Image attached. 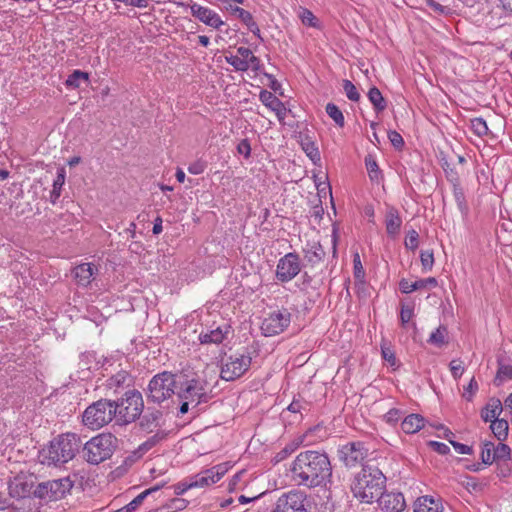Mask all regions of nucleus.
Returning a JSON list of instances; mask_svg holds the SVG:
<instances>
[{"mask_svg":"<svg viewBox=\"0 0 512 512\" xmlns=\"http://www.w3.org/2000/svg\"><path fill=\"white\" fill-rule=\"evenodd\" d=\"M290 479L297 486L315 488L323 486L332 476V466L325 452H300L291 463Z\"/></svg>","mask_w":512,"mask_h":512,"instance_id":"nucleus-1","label":"nucleus"},{"mask_svg":"<svg viewBox=\"0 0 512 512\" xmlns=\"http://www.w3.org/2000/svg\"><path fill=\"white\" fill-rule=\"evenodd\" d=\"M386 487V477L374 465H363L351 483L353 496L361 503L372 504L382 494Z\"/></svg>","mask_w":512,"mask_h":512,"instance_id":"nucleus-2","label":"nucleus"},{"mask_svg":"<svg viewBox=\"0 0 512 512\" xmlns=\"http://www.w3.org/2000/svg\"><path fill=\"white\" fill-rule=\"evenodd\" d=\"M81 446L80 438L75 433L59 435L40 453L41 462L48 466H60L71 461Z\"/></svg>","mask_w":512,"mask_h":512,"instance_id":"nucleus-3","label":"nucleus"},{"mask_svg":"<svg viewBox=\"0 0 512 512\" xmlns=\"http://www.w3.org/2000/svg\"><path fill=\"white\" fill-rule=\"evenodd\" d=\"M118 446L117 438L111 433H101L92 437L82 448L83 459L91 464L98 465L112 457Z\"/></svg>","mask_w":512,"mask_h":512,"instance_id":"nucleus-4","label":"nucleus"},{"mask_svg":"<svg viewBox=\"0 0 512 512\" xmlns=\"http://www.w3.org/2000/svg\"><path fill=\"white\" fill-rule=\"evenodd\" d=\"M209 388L207 381L199 375H178V391L179 399L190 400L194 407L201 403L208 402Z\"/></svg>","mask_w":512,"mask_h":512,"instance_id":"nucleus-5","label":"nucleus"},{"mask_svg":"<svg viewBox=\"0 0 512 512\" xmlns=\"http://www.w3.org/2000/svg\"><path fill=\"white\" fill-rule=\"evenodd\" d=\"M178 388V375L163 371L154 375L147 387V400L156 404L168 400Z\"/></svg>","mask_w":512,"mask_h":512,"instance_id":"nucleus-6","label":"nucleus"},{"mask_svg":"<svg viewBox=\"0 0 512 512\" xmlns=\"http://www.w3.org/2000/svg\"><path fill=\"white\" fill-rule=\"evenodd\" d=\"M113 406L117 407L115 418L118 423H132L143 411L144 402L142 394L137 390H129L119 401H113Z\"/></svg>","mask_w":512,"mask_h":512,"instance_id":"nucleus-7","label":"nucleus"},{"mask_svg":"<svg viewBox=\"0 0 512 512\" xmlns=\"http://www.w3.org/2000/svg\"><path fill=\"white\" fill-rule=\"evenodd\" d=\"M117 407L113 401L101 399L86 408L83 413V423L92 430H97L110 423L115 418Z\"/></svg>","mask_w":512,"mask_h":512,"instance_id":"nucleus-8","label":"nucleus"},{"mask_svg":"<svg viewBox=\"0 0 512 512\" xmlns=\"http://www.w3.org/2000/svg\"><path fill=\"white\" fill-rule=\"evenodd\" d=\"M251 357L234 353L221 359L220 377L225 381H234L243 376L251 366Z\"/></svg>","mask_w":512,"mask_h":512,"instance_id":"nucleus-9","label":"nucleus"},{"mask_svg":"<svg viewBox=\"0 0 512 512\" xmlns=\"http://www.w3.org/2000/svg\"><path fill=\"white\" fill-rule=\"evenodd\" d=\"M74 482L70 477L41 482L34 490V495L40 499L49 501L59 500L70 492Z\"/></svg>","mask_w":512,"mask_h":512,"instance_id":"nucleus-10","label":"nucleus"},{"mask_svg":"<svg viewBox=\"0 0 512 512\" xmlns=\"http://www.w3.org/2000/svg\"><path fill=\"white\" fill-rule=\"evenodd\" d=\"M225 60L236 71L245 72L252 70L259 72L261 69L260 59L249 48L243 46L238 47L235 53L226 55Z\"/></svg>","mask_w":512,"mask_h":512,"instance_id":"nucleus-11","label":"nucleus"},{"mask_svg":"<svg viewBox=\"0 0 512 512\" xmlns=\"http://www.w3.org/2000/svg\"><path fill=\"white\" fill-rule=\"evenodd\" d=\"M302 269L300 256L296 252H289L281 257L276 265L275 277L281 283L292 281Z\"/></svg>","mask_w":512,"mask_h":512,"instance_id":"nucleus-12","label":"nucleus"},{"mask_svg":"<svg viewBox=\"0 0 512 512\" xmlns=\"http://www.w3.org/2000/svg\"><path fill=\"white\" fill-rule=\"evenodd\" d=\"M307 496L299 490L283 493L276 501V512H309L306 507Z\"/></svg>","mask_w":512,"mask_h":512,"instance_id":"nucleus-13","label":"nucleus"},{"mask_svg":"<svg viewBox=\"0 0 512 512\" xmlns=\"http://www.w3.org/2000/svg\"><path fill=\"white\" fill-rule=\"evenodd\" d=\"M291 322V313L287 310L270 313L262 322L261 330L265 336L282 333Z\"/></svg>","mask_w":512,"mask_h":512,"instance_id":"nucleus-14","label":"nucleus"},{"mask_svg":"<svg viewBox=\"0 0 512 512\" xmlns=\"http://www.w3.org/2000/svg\"><path fill=\"white\" fill-rule=\"evenodd\" d=\"M340 459L347 467H355L367 456L368 450L362 442H351L341 447Z\"/></svg>","mask_w":512,"mask_h":512,"instance_id":"nucleus-15","label":"nucleus"},{"mask_svg":"<svg viewBox=\"0 0 512 512\" xmlns=\"http://www.w3.org/2000/svg\"><path fill=\"white\" fill-rule=\"evenodd\" d=\"M376 501L383 512H402L406 508L405 498L400 492L383 491Z\"/></svg>","mask_w":512,"mask_h":512,"instance_id":"nucleus-16","label":"nucleus"},{"mask_svg":"<svg viewBox=\"0 0 512 512\" xmlns=\"http://www.w3.org/2000/svg\"><path fill=\"white\" fill-rule=\"evenodd\" d=\"M190 11L193 17L212 28L219 29L224 24L218 13L198 3L191 4Z\"/></svg>","mask_w":512,"mask_h":512,"instance_id":"nucleus-17","label":"nucleus"},{"mask_svg":"<svg viewBox=\"0 0 512 512\" xmlns=\"http://www.w3.org/2000/svg\"><path fill=\"white\" fill-rule=\"evenodd\" d=\"M414 512H444L442 500L430 495L421 496L415 501Z\"/></svg>","mask_w":512,"mask_h":512,"instance_id":"nucleus-18","label":"nucleus"},{"mask_svg":"<svg viewBox=\"0 0 512 512\" xmlns=\"http://www.w3.org/2000/svg\"><path fill=\"white\" fill-rule=\"evenodd\" d=\"M438 284L436 278L429 277L410 282L408 279L402 278L399 282V289L404 294L412 293L416 290L425 289L427 287H436Z\"/></svg>","mask_w":512,"mask_h":512,"instance_id":"nucleus-19","label":"nucleus"},{"mask_svg":"<svg viewBox=\"0 0 512 512\" xmlns=\"http://www.w3.org/2000/svg\"><path fill=\"white\" fill-rule=\"evenodd\" d=\"M230 332L231 327L224 324L207 333L200 334L199 339L202 344H220L228 337Z\"/></svg>","mask_w":512,"mask_h":512,"instance_id":"nucleus-20","label":"nucleus"},{"mask_svg":"<svg viewBox=\"0 0 512 512\" xmlns=\"http://www.w3.org/2000/svg\"><path fill=\"white\" fill-rule=\"evenodd\" d=\"M8 490L10 497L18 499L25 498L30 495L32 484L29 483L24 477H15L12 481H10Z\"/></svg>","mask_w":512,"mask_h":512,"instance_id":"nucleus-21","label":"nucleus"},{"mask_svg":"<svg viewBox=\"0 0 512 512\" xmlns=\"http://www.w3.org/2000/svg\"><path fill=\"white\" fill-rule=\"evenodd\" d=\"M96 271L97 268L91 263H83L74 268L73 275L79 285L86 287L93 280Z\"/></svg>","mask_w":512,"mask_h":512,"instance_id":"nucleus-22","label":"nucleus"},{"mask_svg":"<svg viewBox=\"0 0 512 512\" xmlns=\"http://www.w3.org/2000/svg\"><path fill=\"white\" fill-rule=\"evenodd\" d=\"M303 254L305 261L312 266L319 264L325 257L323 247L317 242L307 243L303 248Z\"/></svg>","mask_w":512,"mask_h":512,"instance_id":"nucleus-23","label":"nucleus"},{"mask_svg":"<svg viewBox=\"0 0 512 512\" xmlns=\"http://www.w3.org/2000/svg\"><path fill=\"white\" fill-rule=\"evenodd\" d=\"M386 231L389 236H396L401 228L402 219L395 208H390L385 216Z\"/></svg>","mask_w":512,"mask_h":512,"instance_id":"nucleus-24","label":"nucleus"},{"mask_svg":"<svg viewBox=\"0 0 512 512\" xmlns=\"http://www.w3.org/2000/svg\"><path fill=\"white\" fill-rule=\"evenodd\" d=\"M425 419L419 414H410L406 416L402 423L401 429L406 434H414L424 427Z\"/></svg>","mask_w":512,"mask_h":512,"instance_id":"nucleus-25","label":"nucleus"},{"mask_svg":"<svg viewBox=\"0 0 512 512\" xmlns=\"http://www.w3.org/2000/svg\"><path fill=\"white\" fill-rule=\"evenodd\" d=\"M503 410V405L499 399L492 398L481 412V417L485 422L497 420Z\"/></svg>","mask_w":512,"mask_h":512,"instance_id":"nucleus-26","label":"nucleus"},{"mask_svg":"<svg viewBox=\"0 0 512 512\" xmlns=\"http://www.w3.org/2000/svg\"><path fill=\"white\" fill-rule=\"evenodd\" d=\"M305 440V435H300L295 437L289 443H287L279 452H277L274 456V460L276 463H279L289 457L292 453H294L300 446L303 445Z\"/></svg>","mask_w":512,"mask_h":512,"instance_id":"nucleus-27","label":"nucleus"},{"mask_svg":"<svg viewBox=\"0 0 512 512\" xmlns=\"http://www.w3.org/2000/svg\"><path fill=\"white\" fill-rule=\"evenodd\" d=\"M164 485H165V483H160V484H157L149 489L144 490L139 495H137L130 503H128L123 508H121L119 510V512L135 511L143 503V501L146 497H148L149 495H151L155 492H158Z\"/></svg>","mask_w":512,"mask_h":512,"instance_id":"nucleus-28","label":"nucleus"},{"mask_svg":"<svg viewBox=\"0 0 512 512\" xmlns=\"http://www.w3.org/2000/svg\"><path fill=\"white\" fill-rule=\"evenodd\" d=\"M234 12L238 18L247 26L249 31L260 38V29L257 23L254 21L252 14L240 7H235Z\"/></svg>","mask_w":512,"mask_h":512,"instance_id":"nucleus-29","label":"nucleus"},{"mask_svg":"<svg viewBox=\"0 0 512 512\" xmlns=\"http://www.w3.org/2000/svg\"><path fill=\"white\" fill-rule=\"evenodd\" d=\"M66 172L63 167L57 170V176L53 181V189L50 192V201L55 204L59 199L62 191V187L65 183Z\"/></svg>","mask_w":512,"mask_h":512,"instance_id":"nucleus-30","label":"nucleus"},{"mask_svg":"<svg viewBox=\"0 0 512 512\" xmlns=\"http://www.w3.org/2000/svg\"><path fill=\"white\" fill-rule=\"evenodd\" d=\"M130 382L131 376L125 370L117 372L116 374L112 375L108 380L109 387L114 389L129 386Z\"/></svg>","mask_w":512,"mask_h":512,"instance_id":"nucleus-31","label":"nucleus"},{"mask_svg":"<svg viewBox=\"0 0 512 512\" xmlns=\"http://www.w3.org/2000/svg\"><path fill=\"white\" fill-rule=\"evenodd\" d=\"M202 472L203 475H205V477L207 478L208 484L212 485L218 482L224 476V474L227 472V468L225 464H219L209 469H206Z\"/></svg>","mask_w":512,"mask_h":512,"instance_id":"nucleus-32","label":"nucleus"},{"mask_svg":"<svg viewBox=\"0 0 512 512\" xmlns=\"http://www.w3.org/2000/svg\"><path fill=\"white\" fill-rule=\"evenodd\" d=\"M453 196L456 201L457 207H458L459 211L461 212V215L464 218L468 217L469 206L467 204L464 191L460 186L454 185Z\"/></svg>","mask_w":512,"mask_h":512,"instance_id":"nucleus-33","label":"nucleus"},{"mask_svg":"<svg viewBox=\"0 0 512 512\" xmlns=\"http://www.w3.org/2000/svg\"><path fill=\"white\" fill-rule=\"evenodd\" d=\"M448 330L446 326L440 325L429 336L428 343L441 347L447 343Z\"/></svg>","mask_w":512,"mask_h":512,"instance_id":"nucleus-34","label":"nucleus"},{"mask_svg":"<svg viewBox=\"0 0 512 512\" xmlns=\"http://www.w3.org/2000/svg\"><path fill=\"white\" fill-rule=\"evenodd\" d=\"M490 428L498 440L502 441V440L506 439V437L508 435V429H509V425L506 420H504V419L493 420L491 422Z\"/></svg>","mask_w":512,"mask_h":512,"instance_id":"nucleus-35","label":"nucleus"},{"mask_svg":"<svg viewBox=\"0 0 512 512\" xmlns=\"http://www.w3.org/2000/svg\"><path fill=\"white\" fill-rule=\"evenodd\" d=\"M512 380V365L503 364L498 361V370L494 379V384L500 386L505 380Z\"/></svg>","mask_w":512,"mask_h":512,"instance_id":"nucleus-36","label":"nucleus"},{"mask_svg":"<svg viewBox=\"0 0 512 512\" xmlns=\"http://www.w3.org/2000/svg\"><path fill=\"white\" fill-rule=\"evenodd\" d=\"M368 98L376 111L380 112L386 108V102L378 88H371L368 92Z\"/></svg>","mask_w":512,"mask_h":512,"instance_id":"nucleus-37","label":"nucleus"},{"mask_svg":"<svg viewBox=\"0 0 512 512\" xmlns=\"http://www.w3.org/2000/svg\"><path fill=\"white\" fill-rule=\"evenodd\" d=\"M89 75L86 72H82L80 70H75L71 75L68 76L66 80V86L71 88H78L81 82H88Z\"/></svg>","mask_w":512,"mask_h":512,"instance_id":"nucleus-38","label":"nucleus"},{"mask_svg":"<svg viewBox=\"0 0 512 512\" xmlns=\"http://www.w3.org/2000/svg\"><path fill=\"white\" fill-rule=\"evenodd\" d=\"M495 462H511L510 455L511 449L508 445L499 443L496 447L494 446Z\"/></svg>","mask_w":512,"mask_h":512,"instance_id":"nucleus-39","label":"nucleus"},{"mask_svg":"<svg viewBox=\"0 0 512 512\" xmlns=\"http://www.w3.org/2000/svg\"><path fill=\"white\" fill-rule=\"evenodd\" d=\"M259 99L270 110H273L275 107H279V103L282 102L268 90H262L259 94Z\"/></svg>","mask_w":512,"mask_h":512,"instance_id":"nucleus-40","label":"nucleus"},{"mask_svg":"<svg viewBox=\"0 0 512 512\" xmlns=\"http://www.w3.org/2000/svg\"><path fill=\"white\" fill-rule=\"evenodd\" d=\"M299 17H300L302 23L306 26L313 27V28L320 27L318 19L308 9L301 8L299 11Z\"/></svg>","mask_w":512,"mask_h":512,"instance_id":"nucleus-41","label":"nucleus"},{"mask_svg":"<svg viewBox=\"0 0 512 512\" xmlns=\"http://www.w3.org/2000/svg\"><path fill=\"white\" fill-rule=\"evenodd\" d=\"M326 113L338 126L342 127L344 125V115L335 104L328 103L326 106Z\"/></svg>","mask_w":512,"mask_h":512,"instance_id":"nucleus-42","label":"nucleus"},{"mask_svg":"<svg viewBox=\"0 0 512 512\" xmlns=\"http://www.w3.org/2000/svg\"><path fill=\"white\" fill-rule=\"evenodd\" d=\"M366 169L371 181L380 183L383 180V174L378 166V162H366Z\"/></svg>","mask_w":512,"mask_h":512,"instance_id":"nucleus-43","label":"nucleus"},{"mask_svg":"<svg viewBox=\"0 0 512 512\" xmlns=\"http://www.w3.org/2000/svg\"><path fill=\"white\" fill-rule=\"evenodd\" d=\"M302 149L306 153L307 157L310 158V160H315L319 158V150L314 142H312L309 138H305L301 142Z\"/></svg>","mask_w":512,"mask_h":512,"instance_id":"nucleus-44","label":"nucleus"},{"mask_svg":"<svg viewBox=\"0 0 512 512\" xmlns=\"http://www.w3.org/2000/svg\"><path fill=\"white\" fill-rule=\"evenodd\" d=\"M471 129L472 131L482 137L488 133V126L486 121L483 118H474L471 120Z\"/></svg>","mask_w":512,"mask_h":512,"instance_id":"nucleus-45","label":"nucleus"},{"mask_svg":"<svg viewBox=\"0 0 512 512\" xmlns=\"http://www.w3.org/2000/svg\"><path fill=\"white\" fill-rule=\"evenodd\" d=\"M422 270L427 272L432 270L434 265V255L432 250H423L420 253Z\"/></svg>","mask_w":512,"mask_h":512,"instance_id":"nucleus-46","label":"nucleus"},{"mask_svg":"<svg viewBox=\"0 0 512 512\" xmlns=\"http://www.w3.org/2000/svg\"><path fill=\"white\" fill-rule=\"evenodd\" d=\"M481 459L484 464H492L495 462L494 444L485 443L481 451Z\"/></svg>","mask_w":512,"mask_h":512,"instance_id":"nucleus-47","label":"nucleus"},{"mask_svg":"<svg viewBox=\"0 0 512 512\" xmlns=\"http://www.w3.org/2000/svg\"><path fill=\"white\" fill-rule=\"evenodd\" d=\"M343 89H344V92L349 100H351V101L359 100L360 94L357 91V88L355 87V85L351 81L344 80L343 81Z\"/></svg>","mask_w":512,"mask_h":512,"instance_id":"nucleus-48","label":"nucleus"},{"mask_svg":"<svg viewBox=\"0 0 512 512\" xmlns=\"http://www.w3.org/2000/svg\"><path fill=\"white\" fill-rule=\"evenodd\" d=\"M163 439V436H160L159 434H155L148 438L145 442H143L139 448L138 451L142 454L149 451L151 448H153L156 444H158Z\"/></svg>","mask_w":512,"mask_h":512,"instance_id":"nucleus-49","label":"nucleus"},{"mask_svg":"<svg viewBox=\"0 0 512 512\" xmlns=\"http://www.w3.org/2000/svg\"><path fill=\"white\" fill-rule=\"evenodd\" d=\"M414 316V308L411 305L403 304L400 311V322L405 327Z\"/></svg>","mask_w":512,"mask_h":512,"instance_id":"nucleus-50","label":"nucleus"},{"mask_svg":"<svg viewBox=\"0 0 512 512\" xmlns=\"http://www.w3.org/2000/svg\"><path fill=\"white\" fill-rule=\"evenodd\" d=\"M419 245V234L416 230H411L405 238V247L410 250H416Z\"/></svg>","mask_w":512,"mask_h":512,"instance_id":"nucleus-51","label":"nucleus"},{"mask_svg":"<svg viewBox=\"0 0 512 512\" xmlns=\"http://www.w3.org/2000/svg\"><path fill=\"white\" fill-rule=\"evenodd\" d=\"M449 367L453 378L456 380L459 379L465 371L463 362L460 359L452 360L449 364Z\"/></svg>","mask_w":512,"mask_h":512,"instance_id":"nucleus-52","label":"nucleus"},{"mask_svg":"<svg viewBox=\"0 0 512 512\" xmlns=\"http://www.w3.org/2000/svg\"><path fill=\"white\" fill-rule=\"evenodd\" d=\"M314 181L317 186L319 192L324 191L326 187H328L329 192L331 193V188L328 181V176L326 173L314 174Z\"/></svg>","mask_w":512,"mask_h":512,"instance_id":"nucleus-53","label":"nucleus"},{"mask_svg":"<svg viewBox=\"0 0 512 512\" xmlns=\"http://www.w3.org/2000/svg\"><path fill=\"white\" fill-rule=\"evenodd\" d=\"M402 416L403 412L401 410L392 408L384 415V419L388 424H396Z\"/></svg>","mask_w":512,"mask_h":512,"instance_id":"nucleus-54","label":"nucleus"},{"mask_svg":"<svg viewBox=\"0 0 512 512\" xmlns=\"http://www.w3.org/2000/svg\"><path fill=\"white\" fill-rule=\"evenodd\" d=\"M172 488L174 490V494L179 496V495L184 494L189 489H192L193 486H192L191 480L189 478V479H185V480L173 485Z\"/></svg>","mask_w":512,"mask_h":512,"instance_id":"nucleus-55","label":"nucleus"},{"mask_svg":"<svg viewBox=\"0 0 512 512\" xmlns=\"http://www.w3.org/2000/svg\"><path fill=\"white\" fill-rule=\"evenodd\" d=\"M188 501L183 498H173L167 505V508L172 511H181L186 508Z\"/></svg>","mask_w":512,"mask_h":512,"instance_id":"nucleus-56","label":"nucleus"},{"mask_svg":"<svg viewBox=\"0 0 512 512\" xmlns=\"http://www.w3.org/2000/svg\"><path fill=\"white\" fill-rule=\"evenodd\" d=\"M190 480H191L193 488H202V487L209 486V484L207 482V478L205 477V475H203L202 471L199 472L198 474L190 477Z\"/></svg>","mask_w":512,"mask_h":512,"instance_id":"nucleus-57","label":"nucleus"},{"mask_svg":"<svg viewBox=\"0 0 512 512\" xmlns=\"http://www.w3.org/2000/svg\"><path fill=\"white\" fill-rule=\"evenodd\" d=\"M353 265H354V276L356 279H362L364 278L365 272L360 260V256L358 253L354 255L353 259Z\"/></svg>","mask_w":512,"mask_h":512,"instance_id":"nucleus-58","label":"nucleus"},{"mask_svg":"<svg viewBox=\"0 0 512 512\" xmlns=\"http://www.w3.org/2000/svg\"><path fill=\"white\" fill-rule=\"evenodd\" d=\"M312 282V277L307 273V272H304L299 281L296 282V286L302 291V292H306L308 287L310 286Z\"/></svg>","mask_w":512,"mask_h":512,"instance_id":"nucleus-59","label":"nucleus"},{"mask_svg":"<svg viewBox=\"0 0 512 512\" xmlns=\"http://www.w3.org/2000/svg\"><path fill=\"white\" fill-rule=\"evenodd\" d=\"M429 446L437 453L441 455H446L450 452V448L448 445L442 442L430 441Z\"/></svg>","mask_w":512,"mask_h":512,"instance_id":"nucleus-60","label":"nucleus"},{"mask_svg":"<svg viewBox=\"0 0 512 512\" xmlns=\"http://www.w3.org/2000/svg\"><path fill=\"white\" fill-rule=\"evenodd\" d=\"M388 138L395 148H400L404 144L402 136L396 131H390Z\"/></svg>","mask_w":512,"mask_h":512,"instance_id":"nucleus-61","label":"nucleus"},{"mask_svg":"<svg viewBox=\"0 0 512 512\" xmlns=\"http://www.w3.org/2000/svg\"><path fill=\"white\" fill-rule=\"evenodd\" d=\"M497 464V467H498V476L500 477H507L510 472H511V462L509 461H506V462H499V463H496Z\"/></svg>","mask_w":512,"mask_h":512,"instance_id":"nucleus-62","label":"nucleus"},{"mask_svg":"<svg viewBox=\"0 0 512 512\" xmlns=\"http://www.w3.org/2000/svg\"><path fill=\"white\" fill-rule=\"evenodd\" d=\"M450 444L454 447L455 451L459 454H471L472 447L456 442L454 440H450Z\"/></svg>","mask_w":512,"mask_h":512,"instance_id":"nucleus-63","label":"nucleus"},{"mask_svg":"<svg viewBox=\"0 0 512 512\" xmlns=\"http://www.w3.org/2000/svg\"><path fill=\"white\" fill-rule=\"evenodd\" d=\"M239 155L247 158L250 155L251 147L247 140H242L237 145Z\"/></svg>","mask_w":512,"mask_h":512,"instance_id":"nucleus-64","label":"nucleus"}]
</instances>
